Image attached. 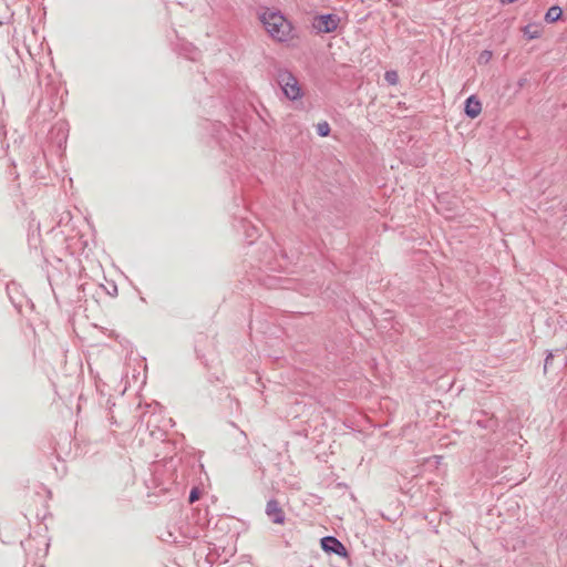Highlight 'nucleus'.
Masks as SVG:
<instances>
[{
    "instance_id": "f257e3e1",
    "label": "nucleus",
    "mask_w": 567,
    "mask_h": 567,
    "mask_svg": "<svg viewBox=\"0 0 567 567\" xmlns=\"http://www.w3.org/2000/svg\"><path fill=\"white\" fill-rule=\"evenodd\" d=\"M260 21L274 40L287 42L293 38V27L280 11L267 10L262 12Z\"/></svg>"
},
{
    "instance_id": "f03ea898",
    "label": "nucleus",
    "mask_w": 567,
    "mask_h": 567,
    "mask_svg": "<svg viewBox=\"0 0 567 567\" xmlns=\"http://www.w3.org/2000/svg\"><path fill=\"white\" fill-rule=\"evenodd\" d=\"M278 84L287 99L296 101L302 96L298 80L291 72L287 70L280 71L278 73Z\"/></svg>"
},
{
    "instance_id": "7ed1b4c3",
    "label": "nucleus",
    "mask_w": 567,
    "mask_h": 567,
    "mask_svg": "<svg viewBox=\"0 0 567 567\" xmlns=\"http://www.w3.org/2000/svg\"><path fill=\"white\" fill-rule=\"evenodd\" d=\"M340 18L333 13L319 14L315 17L312 27L319 33H331L337 30Z\"/></svg>"
},
{
    "instance_id": "20e7f679",
    "label": "nucleus",
    "mask_w": 567,
    "mask_h": 567,
    "mask_svg": "<svg viewBox=\"0 0 567 567\" xmlns=\"http://www.w3.org/2000/svg\"><path fill=\"white\" fill-rule=\"evenodd\" d=\"M6 290L11 303L19 312L22 311L25 305L33 307L31 301L22 292L21 286L19 284L11 281L7 285Z\"/></svg>"
},
{
    "instance_id": "39448f33",
    "label": "nucleus",
    "mask_w": 567,
    "mask_h": 567,
    "mask_svg": "<svg viewBox=\"0 0 567 567\" xmlns=\"http://www.w3.org/2000/svg\"><path fill=\"white\" fill-rule=\"evenodd\" d=\"M321 548L326 553L336 554L338 556H347L348 551L344 545L334 536H326L321 538Z\"/></svg>"
},
{
    "instance_id": "423d86ee",
    "label": "nucleus",
    "mask_w": 567,
    "mask_h": 567,
    "mask_svg": "<svg viewBox=\"0 0 567 567\" xmlns=\"http://www.w3.org/2000/svg\"><path fill=\"white\" fill-rule=\"evenodd\" d=\"M266 514L274 524L281 525L285 523V513L280 507L279 502L275 498H271L267 502Z\"/></svg>"
},
{
    "instance_id": "0eeeda50",
    "label": "nucleus",
    "mask_w": 567,
    "mask_h": 567,
    "mask_svg": "<svg viewBox=\"0 0 567 567\" xmlns=\"http://www.w3.org/2000/svg\"><path fill=\"white\" fill-rule=\"evenodd\" d=\"M472 422L481 429L495 431L498 426L497 420L493 416H488L484 412H477L472 415Z\"/></svg>"
},
{
    "instance_id": "6e6552de",
    "label": "nucleus",
    "mask_w": 567,
    "mask_h": 567,
    "mask_svg": "<svg viewBox=\"0 0 567 567\" xmlns=\"http://www.w3.org/2000/svg\"><path fill=\"white\" fill-rule=\"evenodd\" d=\"M464 112L470 118L477 117L482 112L481 101L475 95L468 96L465 101Z\"/></svg>"
},
{
    "instance_id": "1a4fd4ad",
    "label": "nucleus",
    "mask_w": 567,
    "mask_h": 567,
    "mask_svg": "<svg viewBox=\"0 0 567 567\" xmlns=\"http://www.w3.org/2000/svg\"><path fill=\"white\" fill-rule=\"evenodd\" d=\"M240 225L244 228L248 244H252L255 238L258 237V231H259L258 228L255 225L248 223L244 218L240 220Z\"/></svg>"
},
{
    "instance_id": "9d476101",
    "label": "nucleus",
    "mask_w": 567,
    "mask_h": 567,
    "mask_svg": "<svg viewBox=\"0 0 567 567\" xmlns=\"http://www.w3.org/2000/svg\"><path fill=\"white\" fill-rule=\"evenodd\" d=\"M522 31L524 37L528 40L538 39L542 35V28L536 23H529L525 25Z\"/></svg>"
},
{
    "instance_id": "9b49d317",
    "label": "nucleus",
    "mask_w": 567,
    "mask_h": 567,
    "mask_svg": "<svg viewBox=\"0 0 567 567\" xmlns=\"http://www.w3.org/2000/svg\"><path fill=\"white\" fill-rule=\"evenodd\" d=\"M181 54L192 61H196L200 56L199 50L194 47L192 43H185L182 45Z\"/></svg>"
},
{
    "instance_id": "f8f14e48",
    "label": "nucleus",
    "mask_w": 567,
    "mask_h": 567,
    "mask_svg": "<svg viewBox=\"0 0 567 567\" xmlns=\"http://www.w3.org/2000/svg\"><path fill=\"white\" fill-rule=\"evenodd\" d=\"M563 16V10L559 6L550 7L545 13V21L548 23L557 22Z\"/></svg>"
},
{
    "instance_id": "ddd939ff",
    "label": "nucleus",
    "mask_w": 567,
    "mask_h": 567,
    "mask_svg": "<svg viewBox=\"0 0 567 567\" xmlns=\"http://www.w3.org/2000/svg\"><path fill=\"white\" fill-rule=\"evenodd\" d=\"M316 128H317V134L320 136V137H326L330 134V125L327 121H322V122H319L317 125H316Z\"/></svg>"
},
{
    "instance_id": "4468645a",
    "label": "nucleus",
    "mask_w": 567,
    "mask_h": 567,
    "mask_svg": "<svg viewBox=\"0 0 567 567\" xmlns=\"http://www.w3.org/2000/svg\"><path fill=\"white\" fill-rule=\"evenodd\" d=\"M492 56H493L492 51L484 50V51L481 52V54L478 56V63L486 64V63H488L491 61Z\"/></svg>"
},
{
    "instance_id": "2eb2a0df",
    "label": "nucleus",
    "mask_w": 567,
    "mask_h": 567,
    "mask_svg": "<svg viewBox=\"0 0 567 567\" xmlns=\"http://www.w3.org/2000/svg\"><path fill=\"white\" fill-rule=\"evenodd\" d=\"M384 79L389 84H396L398 83V74L395 71H386L384 74Z\"/></svg>"
},
{
    "instance_id": "dca6fc26",
    "label": "nucleus",
    "mask_w": 567,
    "mask_h": 567,
    "mask_svg": "<svg viewBox=\"0 0 567 567\" xmlns=\"http://www.w3.org/2000/svg\"><path fill=\"white\" fill-rule=\"evenodd\" d=\"M200 492L198 488H193L189 493L188 501L189 503H194L199 498Z\"/></svg>"
},
{
    "instance_id": "f3484780",
    "label": "nucleus",
    "mask_w": 567,
    "mask_h": 567,
    "mask_svg": "<svg viewBox=\"0 0 567 567\" xmlns=\"http://www.w3.org/2000/svg\"><path fill=\"white\" fill-rule=\"evenodd\" d=\"M553 358H554V352L548 351V353L545 358V362H544V372L545 373L547 372L548 367L551 364Z\"/></svg>"
},
{
    "instance_id": "a211bd4d",
    "label": "nucleus",
    "mask_w": 567,
    "mask_h": 567,
    "mask_svg": "<svg viewBox=\"0 0 567 567\" xmlns=\"http://www.w3.org/2000/svg\"><path fill=\"white\" fill-rule=\"evenodd\" d=\"M528 80L527 78H520L518 81H517V87L518 90L523 89L526 84H527Z\"/></svg>"
},
{
    "instance_id": "6ab92c4d",
    "label": "nucleus",
    "mask_w": 567,
    "mask_h": 567,
    "mask_svg": "<svg viewBox=\"0 0 567 567\" xmlns=\"http://www.w3.org/2000/svg\"><path fill=\"white\" fill-rule=\"evenodd\" d=\"M65 126H66V124H64V123H61V124H59V126H58V131H59V133H61V134H62V138H63L64 141L66 140V135L64 134Z\"/></svg>"
},
{
    "instance_id": "aec40b11",
    "label": "nucleus",
    "mask_w": 567,
    "mask_h": 567,
    "mask_svg": "<svg viewBox=\"0 0 567 567\" xmlns=\"http://www.w3.org/2000/svg\"><path fill=\"white\" fill-rule=\"evenodd\" d=\"M159 465H155L154 472L157 473Z\"/></svg>"
}]
</instances>
